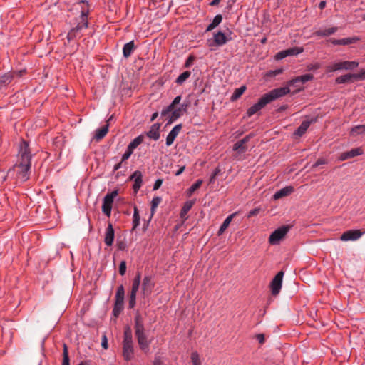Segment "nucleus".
I'll return each instance as SVG.
<instances>
[{"instance_id":"nucleus-17","label":"nucleus","mask_w":365,"mask_h":365,"mask_svg":"<svg viewBox=\"0 0 365 365\" xmlns=\"http://www.w3.org/2000/svg\"><path fill=\"white\" fill-rule=\"evenodd\" d=\"M130 178L134 180L133 189L134 190V192L137 193L142 185V173L140 171L136 170L131 175Z\"/></svg>"},{"instance_id":"nucleus-57","label":"nucleus","mask_w":365,"mask_h":365,"mask_svg":"<svg viewBox=\"0 0 365 365\" xmlns=\"http://www.w3.org/2000/svg\"><path fill=\"white\" fill-rule=\"evenodd\" d=\"M162 183H163V180L161 179H158L154 183L153 190H156L159 189L160 187L161 186Z\"/></svg>"},{"instance_id":"nucleus-1","label":"nucleus","mask_w":365,"mask_h":365,"mask_svg":"<svg viewBox=\"0 0 365 365\" xmlns=\"http://www.w3.org/2000/svg\"><path fill=\"white\" fill-rule=\"evenodd\" d=\"M31 160L29 144L23 140L19 146L17 162L9 170L7 176H15L16 180L21 182L26 181L30 175Z\"/></svg>"},{"instance_id":"nucleus-4","label":"nucleus","mask_w":365,"mask_h":365,"mask_svg":"<svg viewBox=\"0 0 365 365\" xmlns=\"http://www.w3.org/2000/svg\"><path fill=\"white\" fill-rule=\"evenodd\" d=\"M122 356L125 361H130L134 358V342L132 329L127 325L124 328L123 339L122 341Z\"/></svg>"},{"instance_id":"nucleus-14","label":"nucleus","mask_w":365,"mask_h":365,"mask_svg":"<svg viewBox=\"0 0 365 365\" xmlns=\"http://www.w3.org/2000/svg\"><path fill=\"white\" fill-rule=\"evenodd\" d=\"M360 41V38L358 36H353V37H349V38H344L341 39H334V38H330L328 40L329 42L332 43L333 45H349L351 43H355Z\"/></svg>"},{"instance_id":"nucleus-35","label":"nucleus","mask_w":365,"mask_h":365,"mask_svg":"<svg viewBox=\"0 0 365 365\" xmlns=\"http://www.w3.org/2000/svg\"><path fill=\"white\" fill-rule=\"evenodd\" d=\"M61 365H70L68 346L65 343L63 344V361Z\"/></svg>"},{"instance_id":"nucleus-2","label":"nucleus","mask_w":365,"mask_h":365,"mask_svg":"<svg viewBox=\"0 0 365 365\" xmlns=\"http://www.w3.org/2000/svg\"><path fill=\"white\" fill-rule=\"evenodd\" d=\"M134 331L139 349L142 351L148 353L150 341L148 340V336L145 331L144 319L138 313L134 317Z\"/></svg>"},{"instance_id":"nucleus-22","label":"nucleus","mask_w":365,"mask_h":365,"mask_svg":"<svg viewBox=\"0 0 365 365\" xmlns=\"http://www.w3.org/2000/svg\"><path fill=\"white\" fill-rule=\"evenodd\" d=\"M313 78H314V76L312 74H304V75L298 76L295 78L290 80L287 83V84L289 86H294L296 83H299V82L302 83H304L309 81H312Z\"/></svg>"},{"instance_id":"nucleus-27","label":"nucleus","mask_w":365,"mask_h":365,"mask_svg":"<svg viewBox=\"0 0 365 365\" xmlns=\"http://www.w3.org/2000/svg\"><path fill=\"white\" fill-rule=\"evenodd\" d=\"M354 73H347L345 75L340 76L335 79V82L337 84H342L346 83L353 82Z\"/></svg>"},{"instance_id":"nucleus-10","label":"nucleus","mask_w":365,"mask_h":365,"mask_svg":"<svg viewBox=\"0 0 365 365\" xmlns=\"http://www.w3.org/2000/svg\"><path fill=\"white\" fill-rule=\"evenodd\" d=\"M364 232H361L359 230H349L344 232L340 237V240L341 241H349V240H356L359 239Z\"/></svg>"},{"instance_id":"nucleus-55","label":"nucleus","mask_w":365,"mask_h":365,"mask_svg":"<svg viewBox=\"0 0 365 365\" xmlns=\"http://www.w3.org/2000/svg\"><path fill=\"white\" fill-rule=\"evenodd\" d=\"M349 158H351L350 156H349V151L341 153V155L339 156V160L341 161L347 160Z\"/></svg>"},{"instance_id":"nucleus-18","label":"nucleus","mask_w":365,"mask_h":365,"mask_svg":"<svg viewBox=\"0 0 365 365\" xmlns=\"http://www.w3.org/2000/svg\"><path fill=\"white\" fill-rule=\"evenodd\" d=\"M250 139V135H247L243 139L236 142L233 145V150L238 153H244L247 150L246 143Z\"/></svg>"},{"instance_id":"nucleus-39","label":"nucleus","mask_w":365,"mask_h":365,"mask_svg":"<svg viewBox=\"0 0 365 365\" xmlns=\"http://www.w3.org/2000/svg\"><path fill=\"white\" fill-rule=\"evenodd\" d=\"M140 284V275H136V277H135V279L133 282V284H132L131 292H133V294L138 292V290L139 289Z\"/></svg>"},{"instance_id":"nucleus-49","label":"nucleus","mask_w":365,"mask_h":365,"mask_svg":"<svg viewBox=\"0 0 365 365\" xmlns=\"http://www.w3.org/2000/svg\"><path fill=\"white\" fill-rule=\"evenodd\" d=\"M135 296H136V293H134L133 295V292H130V299H129V307L130 308H133L134 306L135 305Z\"/></svg>"},{"instance_id":"nucleus-47","label":"nucleus","mask_w":365,"mask_h":365,"mask_svg":"<svg viewBox=\"0 0 365 365\" xmlns=\"http://www.w3.org/2000/svg\"><path fill=\"white\" fill-rule=\"evenodd\" d=\"M354 81L365 80V70L361 71L358 73H354Z\"/></svg>"},{"instance_id":"nucleus-64","label":"nucleus","mask_w":365,"mask_h":365,"mask_svg":"<svg viewBox=\"0 0 365 365\" xmlns=\"http://www.w3.org/2000/svg\"><path fill=\"white\" fill-rule=\"evenodd\" d=\"M325 5H326V2L322 1L319 3V9H323L325 7Z\"/></svg>"},{"instance_id":"nucleus-62","label":"nucleus","mask_w":365,"mask_h":365,"mask_svg":"<svg viewBox=\"0 0 365 365\" xmlns=\"http://www.w3.org/2000/svg\"><path fill=\"white\" fill-rule=\"evenodd\" d=\"M221 1V0H212L210 3V6H217L220 4V2Z\"/></svg>"},{"instance_id":"nucleus-43","label":"nucleus","mask_w":365,"mask_h":365,"mask_svg":"<svg viewBox=\"0 0 365 365\" xmlns=\"http://www.w3.org/2000/svg\"><path fill=\"white\" fill-rule=\"evenodd\" d=\"M349 153L350 158H352L355 156L361 155L364 153V150L361 148H356L349 150Z\"/></svg>"},{"instance_id":"nucleus-41","label":"nucleus","mask_w":365,"mask_h":365,"mask_svg":"<svg viewBox=\"0 0 365 365\" xmlns=\"http://www.w3.org/2000/svg\"><path fill=\"white\" fill-rule=\"evenodd\" d=\"M133 228H136L140 224V215L138 213V210L136 207L134 209L133 216Z\"/></svg>"},{"instance_id":"nucleus-6","label":"nucleus","mask_w":365,"mask_h":365,"mask_svg":"<svg viewBox=\"0 0 365 365\" xmlns=\"http://www.w3.org/2000/svg\"><path fill=\"white\" fill-rule=\"evenodd\" d=\"M118 195V190H113L106 194L103 198L102 205V211L107 216L110 217L111 215V210L114 198Z\"/></svg>"},{"instance_id":"nucleus-56","label":"nucleus","mask_w":365,"mask_h":365,"mask_svg":"<svg viewBox=\"0 0 365 365\" xmlns=\"http://www.w3.org/2000/svg\"><path fill=\"white\" fill-rule=\"evenodd\" d=\"M101 346L104 349H107L108 348V339L106 335H103L102 338Z\"/></svg>"},{"instance_id":"nucleus-45","label":"nucleus","mask_w":365,"mask_h":365,"mask_svg":"<svg viewBox=\"0 0 365 365\" xmlns=\"http://www.w3.org/2000/svg\"><path fill=\"white\" fill-rule=\"evenodd\" d=\"M326 70L329 73L335 72L339 71V62H335L331 65L327 66Z\"/></svg>"},{"instance_id":"nucleus-32","label":"nucleus","mask_w":365,"mask_h":365,"mask_svg":"<svg viewBox=\"0 0 365 365\" xmlns=\"http://www.w3.org/2000/svg\"><path fill=\"white\" fill-rule=\"evenodd\" d=\"M309 125L310 123L309 121H303L302 124L299 125V127L294 132V135L297 136H302L306 133Z\"/></svg>"},{"instance_id":"nucleus-34","label":"nucleus","mask_w":365,"mask_h":365,"mask_svg":"<svg viewBox=\"0 0 365 365\" xmlns=\"http://www.w3.org/2000/svg\"><path fill=\"white\" fill-rule=\"evenodd\" d=\"M143 136L142 135L133 139L128 145V148L133 151L139 145L143 142Z\"/></svg>"},{"instance_id":"nucleus-54","label":"nucleus","mask_w":365,"mask_h":365,"mask_svg":"<svg viewBox=\"0 0 365 365\" xmlns=\"http://www.w3.org/2000/svg\"><path fill=\"white\" fill-rule=\"evenodd\" d=\"M259 210H260L259 208H255V209L250 210L247 214V217L250 218L252 216H255V215H258V213L259 212Z\"/></svg>"},{"instance_id":"nucleus-16","label":"nucleus","mask_w":365,"mask_h":365,"mask_svg":"<svg viewBox=\"0 0 365 365\" xmlns=\"http://www.w3.org/2000/svg\"><path fill=\"white\" fill-rule=\"evenodd\" d=\"M213 41H214V44H212V43L208 44V46L210 47H212L213 46H222L227 42V38L223 32L218 31L217 33L214 34Z\"/></svg>"},{"instance_id":"nucleus-7","label":"nucleus","mask_w":365,"mask_h":365,"mask_svg":"<svg viewBox=\"0 0 365 365\" xmlns=\"http://www.w3.org/2000/svg\"><path fill=\"white\" fill-rule=\"evenodd\" d=\"M289 227L282 226L275 230L269 237V242L271 245H277L282 240L287 234Z\"/></svg>"},{"instance_id":"nucleus-33","label":"nucleus","mask_w":365,"mask_h":365,"mask_svg":"<svg viewBox=\"0 0 365 365\" xmlns=\"http://www.w3.org/2000/svg\"><path fill=\"white\" fill-rule=\"evenodd\" d=\"M123 303L124 301H115L114 307L113 309V314L115 317H118L123 309Z\"/></svg>"},{"instance_id":"nucleus-24","label":"nucleus","mask_w":365,"mask_h":365,"mask_svg":"<svg viewBox=\"0 0 365 365\" xmlns=\"http://www.w3.org/2000/svg\"><path fill=\"white\" fill-rule=\"evenodd\" d=\"M237 215V212H234L230 215L227 218L224 220L223 223L221 225L218 232L217 235L220 236L224 233L225 230L228 227L232 219Z\"/></svg>"},{"instance_id":"nucleus-30","label":"nucleus","mask_w":365,"mask_h":365,"mask_svg":"<svg viewBox=\"0 0 365 365\" xmlns=\"http://www.w3.org/2000/svg\"><path fill=\"white\" fill-rule=\"evenodd\" d=\"M193 205H194V202L192 200L185 202V203L184 204V205L182 207L181 211H180V215L181 218L186 219V215H187V212L191 210Z\"/></svg>"},{"instance_id":"nucleus-12","label":"nucleus","mask_w":365,"mask_h":365,"mask_svg":"<svg viewBox=\"0 0 365 365\" xmlns=\"http://www.w3.org/2000/svg\"><path fill=\"white\" fill-rule=\"evenodd\" d=\"M268 101H267L264 96H262L257 103L254 104L247 110V115L248 117H251L254 114L257 113L261 109H262L267 104H268Z\"/></svg>"},{"instance_id":"nucleus-63","label":"nucleus","mask_w":365,"mask_h":365,"mask_svg":"<svg viewBox=\"0 0 365 365\" xmlns=\"http://www.w3.org/2000/svg\"><path fill=\"white\" fill-rule=\"evenodd\" d=\"M282 72V69H278V70H275V71L271 72V73L273 76H276V75H278V74L281 73Z\"/></svg>"},{"instance_id":"nucleus-61","label":"nucleus","mask_w":365,"mask_h":365,"mask_svg":"<svg viewBox=\"0 0 365 365\" xmlns=\"http://www.w3.org/2000/svg\"><path fill=\"white\" fill-rule=\"evenodd\" d=\"M193 60H194L193 56H189L185 62V67H189Z\"/></svg>"},{"instance_id":"nucleus-25","label":"nucleus","mask_w":365,"mask_h":365,"mask_svg":"<svg viewBox=\"0 0 365 365\" xmlns=\"http://www.w3.org/2000/svg\"><path fill=\"white\" fill-rule=\"evenodd\" d=\"M349 134L351 136L365 135V125H358L352 127Z\"/></svg>"},{"instance_id":"nucleus-48","label":"nucleus","mask_w":365,"mask_h":365,"mask_svg":"<svg viewBox=\"0 0 365 365\" xmlns=\"http://www.w3.org/2000/svg\"><path fill=\"white\" fill-rule=\"evenodd\" d=\"M321 64L319 62L308 64L307 68L308 71H315L320 68Z\"/></svg>"},{"instance_id":"nucleus-58","label":"nucleus","mask_w":365,"mask_h":365,"mask_svg":"<svg viewBox=\"0 0 365 365\" xmlns=\"http://www.w3.org/2000/svg\"><path fill=\"white\" fill-rule=\"evenodd\" d=\"M256 339L258 340L259 343L263 344L264 342V335L262 334H259L256 335Z\"/></svg>"},{"instance_id":"nucleus-29","label":"nucleus","mask_w":365,"mask_h":365,"mask_svg":"<svg viewBox=\"0 0 365 365\" xmlns=\"http://www.w3.org/2000/svg\"><path fill=\"white\" fill-rule=\"evenodd\" d=\"M135 48L134 41H131L125 43L123 48V53L125 58H128L133 53Z\"/></svg>"},{"instance_id":"nucleus-52","label":"nucleus","mask_w":365,"mask_h":365,"mask_svg":"<svg viewBox=\"0 0 365 365\" xmlns=\"http://www.w3.org/2000/svg\"><path fill=\"white\" fill-rule=\"evenodd\" d=\"M220 172V170L219 168H216L214 170V172L212 173V174L210 176V183H213L215 182V179Z\"/></svg>"},{"instance_id":"nucleus-3","label":"nucleus","mask_w":365,"mask_h":365,"mask_svg":"<svg viewBox=\"0 0 365 365\" xmlns=\"http://www.w3.org/2000/svg\"><path fill=\"white\" fill-rule=\"evenodd\" d=\"M77 6L81 7V14L79 18L77 19V25L74 28L71 29L67 34L66 38L68 43L74 40L77 36V34L80 31L83 29H87L88 26V16L89 14V9L88 3L85 1H81L78 3Z\"/></svg>"},{"instance_id":"nucleus-40","label":"nucleus","mask_w":365,"mask_h":365,"mask_svg":"<svg viewBox=\"0 0 365 365\" xmlns=\"http://www.w3.org/2000/svg\"><path fill=\"white\" fill-rule=\"evenodd\" d=\"M124 294H125V291H124L123 286L120 285L118 287V289H117V292L115 294V300L124 301Z\"/></svg>"},{"instance_id":"nucleus-36","label":"nucleus","mask_w":365,"mask_h":365,"mask_svg":"<svg viewBox=\"0 0 365 365\" xmlns=\"http://www.w3.org/2000/svg\"><path fill=\"white\" fill-rule=\"evenodd\" d=\"M245 90H246L245 86H242L241 87L236 88L231 96V100L233 101H236L237 99H238L244 93Z\"/></svg>"},{"instance_id":"nucleus-50","label":"nucleus","mask_w":365,"mask_h":365,"mask_svg":"<svg viewBox=\"0 0 365 365\" xmlns=\"http://www.w3.org/2000/svg\"><path fill=\"white\" fill-rule=\"evenodd\" d=\"M133 153V151H132L131 150H130L129 148H127L126 151L122 155V161H125V160H128L130 157V155H132Z\"/></svg>"},{"instance_id":"nucleus-46","label":"nucleus","mask_w":365,"mask_h":365,"mask_svg":"<svg viewBox=\"0 0 365 365\" xmlns=\"http://www.w3.org/2000/svg\"><path fill=\"white\" fill-rule=\"evenodd\" d=\"M161 198L160 197H155L151 201V210L153 211L160 203Z\"/></svg>"},{"instance_id":"nucleus-51","label":"nucleus","mask_w":365,"mask_h":365,"mask_svg":"<svg viewBox=\"0 0 365 365\" xmlns=\"http://www.w3.org/2000/svg\"><path fill=\"white\" fill-rule=\"evenodd\" d=\"M327 163V161L325 158H319L316 163L313 165V168H316L319 165H325Z\"/></svg>"},{"instance_id":"nucleus-53","label":"nucleus","mask_w":365,"mask_h":365,"mask_svg":"<svg viewBox=\"0 0 365 365\" xmlns=\"http://www.w3.org/2000/svg\"><path fill=\"white\" fill-rule=\"evenodd\" d=\"M126 272V263L123 261L120 262L119 266V274H125Z\"/></svg>"},{"instance_id":"nucleus-21","label":"nucleus","mask_w":365,"mask_h":365,"mask_svg":"<svg viewBox=\"0 0 365 365\" xmlns=\"http://www.w3.org/2000/svg\"><path fill=\"white\" fill-rule=\"evenodd\" d=\"M359 66V62L356 61H344L339 62V71L346 70L351 71Z\"/></svg>"},{"instance_id":"nucleus-26","label":"nucleus","mask_w":365,"mask_h":365,"mask_svg":"<svg viewBox=\"0 0 365 365\" xmlns=\"http://www.w3.org/2000/svg\"><path fill=\"white\" fill-rule=\"evenodd\" d=\"M338 31V28L336 26L331 27L326 29L324 30H319L314 33V35H316L317 36H329L334 33H336Z\"/></svg>"},{"instance_id":"nucleus-38","label":"nucleus","mask_w":365,"mask_h":365,"mask_svg":"<svg viewBox=\"0 0 365 365\" xmlns=\"http://www.w3.org/2000/svg\"><path fill=\"white\" fill-rule=\"evenodd\" d=\"M202 184V180H197L187 190V195L190 197L197 190Z\"/></svg>"},{"instance_id":"nucleus-15","label":"nucleus","mask_w":365,"mask_h":365,"mask_svg":"<svg viewBox=\"0 0 365 365\" xmlns=\"http://www.w3.org/2000/svg\"><path fill=\"white\" fill-rule=\"evenodd\" d=\"M154 287V282H153L151 275H145L143 281L142 289L144 295H148L151 293L152 289Z\"/></svg>"},{"instance_id":"nucleus-59","label":"nucleus","mask_w":365,"mask_h":365,"mask_svg":"<svg viewBox=\"0 0 365 365\" xmlns=\"http://www.w3.org/2000/svg\"><path fill=\"white\" fill-rule=\"evenodd\" d=\"M153 365H162V361H161V359L160 356H155L154 360H153Z\"/></svg>"},{"instance_id":"nucleus-19","label":"nucleus","mask_w":365,"mask_h":365,"mask_svg":"<svg viewBox=\"0 0 365 365\" xmlns=\"http://www.w3.org/2000/svg\"><path fill=\"white\" fill-rule=\"evenodd\" d=\"M181 129H182V125L178 124V125H175L171 130V131L168 133V135H167V138H166V145L167 146H170L173 143L175 139L176 138V137L180 132Z\"/></svg>"},{"instance_id":"nucleus-9","label":"nucleus","mask_w":365,"mask_h":365,"mask_svg":"<svg viewBox=\"0 0 365 365\" xmlns=\"http://www.w3.org/2000/svg\"><path fill=\"white\" fill-rule=\"evenodd\" d=\"M304 48L302 47H292L282 51L278 52L275 56L274 58L277 61L282 60L287 56H297L298 54H300L303 53Z\"/></svg>"},{"instance_id":"nucleus-42","label":"nucleus","mask_w":365,"mask_h":365,"mask_svg":"<svg viewBox=\"0 0 365 365\" xmlns=\"http://www.w3.org/2000/svg\"><path fill=\"white\" fill-rule=\"evenodd\" d=\"M190 358L193 365H201L200 356L197 351H192Z\"/></svg>"},{"instance_id":"nucleus-60","label":"nucleus","mask_w":365,"mask_h":365,"mask_svg":"<svg viewBox=\"0 0 365 365\" xmlns=\"http://www.w3.org/2000/svg\"><path fill=\"white\" fill-rule=\"evenodd\" d=\"M185 169V165L181 166V167H180V168H179V169L175 172V175L176 176L180 175V174H182V173L184 172Z\"/></svg>"},{"instance_id":"nucleus-8","label":"nucleus","mask_w":365,"mask_h":365,"mask_svg":"<svg viewBox=\"0 0 365 365\" xmlns=\"http://www.w3.org/2000/svg\"><path fill=\"white\" fill-rule=\"evenodd\" d=\"M290 92V89L288 86L274 88L269 91L268 93L264 94L268 103H270L280 97L284 96Z\"/></svg>"},{"instance_id":"nucleus-5","label":"nucleus","mask_w":365,"mask_h":365,"mask_svg":"<svg viewBox=\"0 0 365 365\" xmlns=\"http://www.w3.org/2000/svg\"><path fill=\"white\" fill-rule=\"evenodd\" d=\"M181 101V96H176L173 102L165 109L162 110V115H166L168 113L172 111V118L177 119L180 117L183 113L187 111L188 104H182L181 106L177 109H174L175 106L180 103Z\"/></svg>"},{"instance_id":"nucleus-28","label":"nucleus","mask_w":365,"mask_h":365,"mask_svg":"<svg viewBox=\"0 0 365 365\" xmlns=\"http://www.w3.org/2000/svg\"><path fill=\"white\" fill-rule=\"evenodd\" d=\"M108 126H109L108 124H106L105 126H103L99 129H97L96 130L94 138L97 141L103 139L106 136V135L108 132Z\"/></svg>"},{"instance_id":"nucleus-44","label":"nucleus","mask_w":365,"mask_h":365,"mask_svg":"<svg viewBox=\"0 0 365 365\" xmlns=\"http://www.w3.org/2000/svg\"><path fill=\"white\" fill-rule=\"evenodd\" d=\"M12 76L11 74L7 73L0 76V83L3 85H6L9 83L11 81Z\"/></svg>"},{"instance_id":"nucleus-23","label":"nucleus","mask_w":365,"mask_h":365,"mask_svg":"<svg viewBox=\"0 0 365 365\" xmlns=\"http://www.w3.org/2000/svg\"><path fill=\"white\" fill-rule=\"evenodd\" d=\"M159 129H160V125L158 123L153 124L150 127L148 132H147V133H146L147 136L149 138L153 139L154 140H158L160 138Z\"/></svg>"},{"instance_id":"nucleus-11","label":"nucleus","mask_w":365,"mask_h":365,"mask_svg":"<svg viewBox=\"0 0 365 365\" xmlns=\"http://www.w3.org/2000/svg\"><path fill=\"white\" fill-rule=\"evenodd\" d=\"M284 275H274L269 284L271 294L273 296L277 295L282 288V279Z\"/></svg>"},{"instance_id":"nucleus-37","label":"nucleus","mask_w":365,"mask_h":365,"mask_svg":"<svg viewBox=\"0 0 365 365\" xmlns=\"http://www.w3.org/2000/svg\"><path fill=\"white\" fill-rule=\"evenodd\" d=\"M190 74L188 71H184L177 78L175 82L179 85L182 84L190 76Z\"/></svg>"},{"instance_id":"nucleus-13","label":"nucleus","mask_w":365,"mask_h":365,"mask_svg":"<svg viewBox=\"0 0 365 365\" xmlns=\"http://www.w3.org/2000/svg\"><path fill=\"white\" fill-rule=\"evenodd\" d=\"M115 237V231L110 222L108 223L104 234V242L107 246H111L113 244Z\"/></svg>"},{"instance_id":"nucleus-31","label":"nucleus","mask_w":365,"mask_h":365,"mask_svg":"<svg viewBox=\"0 0 365 365\" xmlns=\"http://www.w3.org/2000/svg\"><path fill=\"white\" fill-rule=\"evenodd\" d=\"M222 21V16L221 14H217L216 15L212 23H210L207 29H206V31H212V29H214L215 27H217Z\"/></svg>"},{"instance_id":"nucleus-20","label":"nucleus","mask_w":365,"mask_h":365,"mask_svg":"<svg viewBox=\"0 0 365 365\" xmlns=\"http://www.w3.org/2000/svg\"><path fill=\"white\" fill-rule=\"evenodd\" d=\"M294 191V188L292 186H286L279 190L277 191L273 195V199L277 200L284 197L288 196Z\"/></svg>"}]
</instances>
